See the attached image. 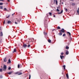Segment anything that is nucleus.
<instances>
[{"instance_id":"f257e3e1","label":"nucleus","mask_w":79,"mask_h":79,"mask_svg":"<svg viewBox=\"0 0 79 79\" xmlns=\"http://www.w3.org/2000/svg\"><path fill=\"white\" fill-rule=\"evenodd\" d=\"M62 32H63V33H64V32H65L64 29L63 28L62 29V30H60L59 33L58 34L59 35H62V34H63Z\"/></svg>"},{"instance_id":"f03ea898","label":"nucleus","mask_w":79,"mask_h":79,"mask_svg":"<svg viewBox=\"0 0 79 79\" xmlns=\"http://www.w3.org/2000/svg\"><path fill=\"white\" fill-rule=\"evenodd\" d=\"M15 74H18V75H22L23 73L21 72H17L15 73Z\"/></svg>"},{"instance_id":"7ed1b4c3","label":"nucleus","mask_w":79,"mask_h":79,"mask_svg":"<svg viewBox=\"0 0 79 79\" xmlns=\"http://www.w3.org/2000/svg\"><path fill=\"white\" fill-rule=\"evenodd\" d=\"M7 68V67L6 66V65L4 64L3 67V71H6Z\"/></svg>"},{"instance_id":"20e7f679","label":"nucleus","mask_w":79,"mask_h":79,"mask_svg":"<svg viewBox=\"0 0 79 79\" xmlns=\"http://www.w3.org/2000/svg\"><path fill=\"white\" fill-rule=\"evenodd\" d=\"M23 46L24 48H26V47H27V44H23Z\"/></svg>"},{"instance_id":"39448f33","label":"nucleus","mask_w":79,"mask_h":79,"mask_svg":"<svg viewBox=\"0 0 79 79\" xmlns=\"http://www.w3.org/2000/svg\"><path fill=\"white\" fill-rule=\"evenodd\" d=\"M15 52H16V49L15 48H14L13 51H12V53H15Z\"/></svg>"},{"instance_id":"423d86ee","label":"nucleus","mask_w":79,"mask_h":79,"mask_svg":"<svg viewBox=\"0 0 79 79\" xmlns=\"http://www.w3.org/2000/svg\"><path fill=\"white\" fill-rule=\"evenodd\" d=\"M13 73V71H11L10 72L7 73V74H9V75H10V74H11Z\"/></svg>"},{"instance_id":"0eeeda50","label":"nucleus","mask_w":79,"mask_h":79,"mask_svg":"<svg viewBox=\"0 0 79 79\" xmlns=\"http://www.w3.org/2000/svg\"><path fill=\"white\" fill-rule=\"evenodd\" d=\"M60 58L61 59V60H63V58H64V56L60 55Z\"/></svg>"},{"instance_id":"6e6552de","label":"nucleus","mask_w":79,"mask_h":79,"mask_svg":"<svg viewBox=\"0 0 79 79\" xmlns=\"http://www.w3.org/2000/svg\"><path fill=\"white\" fill-rule=\"evenodd\" d=\"M65 54L66 55H68V54H69V51H67L66 52Z\"/></svg>"},{"instance_id":"1a4fd4ad","label":"nucleus","mask_w":79,"mask_h":79,"mask_svg":"<svg viewBox=\"0 0 79 79\" xmlns=\"http://www.w3.org/2000/svg\"><path fill=\"white\" fill-rule=\"evenodd\" d=\"M4 61L6 62V57H5L3 59Z\"/></svg>"},{"instance_id":"9d476101","label":"nucleus","mask_w":79,"mask_h":79,"mask_svg":"<svg viewBox=\"0 0 79 79\" xmlns=\"http://www.w3.org/2000/svg\"><path fill=\"white\" fill-rule=\"evenodd\" d=\"M7 23L8 24H11L12 23L11 21H7Z\"/></svg>"},{"instance_id":"9b49d317","label":"nucleus","mask_w":79,"mask_h":79,"mask_svg":"<svg viewBox=\"0 0 79 79\" xmlns=\"http://www.w3.org/2000/svg\"><path fill=\"white\" fill-rule=\"evenodd\" d=\"M63 10H62L61 11L60 13L59 12L58 13V14L60 15V14H61V13H63Z\"/></svg>"},{"instance_id":"f8f14e48","label":"nucleus","mask_w":79,"mask_h":79,"mask_svg":"<svg viewBox=\"0 0 79 79\" xmlns=\"http://www.w3.org/2000/svg\"><path fill=\"white\" fill-rule=\"evenodd\" d=\"M67 34H68L69 35V36H71V33H70V32H67Z\"/></svg>"},{"instance_id":"ddd939ff","label":"nucleus","mask_w":79,"mask_h":79,"mask_svg":"<svg viewBox=\"0 0 79 79\" xmlns=\"http://www.w3.org/2000/svg\"><path fill=\"white\" fill-rule=\"evenodd\" d=\"M15 22H16V23L19 22V20H18V19H16L15 21Z\"/></svg>"},{"instance_id":"4468645a","label":"nucleus","mask_w":79,"mask_h":79,"mask_svg":"<svg viewBox=\"0 0 79 79\" xmlns=\"http://www.w3.org/2000/svg\"><path fill=\"white\" fill-rule=\"evenodd\" d=\"M66 76L67 79H68V78H69V76H68V74L67 73V74H66Z\"/></svg>"},{"instance_id":"2eb2a0df","label":"nucleus","mask_w":79,"mask_h":79,"mask_svg":"<svg viewBox=\"0 0 79 79\" xmlns=\"http://www.w3.org/2000/svg\"><path fill=\"white\" fill-rule=\"evenodd\" d=\"M0 36H3V33L2 32H1L0 33Z\"/></svg>"},{"instance_id":"dca6fc26","label":"nucleus","mask_w":79,"mask_h":79,"mask_svg":"<svg viewBox=\"0 0 79 79\" xmlns=\"http://www.w3.org/2000/svg\"><path fill=\"white\" fill-rule=\"evenodd\" d=\"M48 14H49V15L50 16H52V13L51 12H49Z\"/></svg>"},{"instance_id":"f3484780","label":"nucleus","mask_w":79,"mask_h":79,"mask_svg":"<svg viewBox=\"0 0 79 79\" xmlns=\"http://www.w3.org/2000/svg\"><path fill=\"white\" fill-rule=\"evenodd\" d=\"M55 2L56 3V5H58V1L57 0H55Z\"/></svg>"},{"instance_id":"a211bd4d","label":"nucleus","mask_w":79,"mask_h":79,"mask_svg":"<svg viewBox=\"0 0 79 79\" xmlns=\"http://www.w3.org/2000/svg\"><path fill=\"white\" fill-rule=\"evenodd\" d=\"M44 35H47V33L45 32V31H44Z\"/></svg>"},{"instance_id":"6ab92c4d","label":"nucleus","mask_w":79,"mask_h":79,"mask_svg":"<svg viewBox=\"0 0 79 79\" xmlns=\"http://www.w3.org/2000/svg\"><path fill=\"white\" fill-rule=\"evenodd\" d=\"M44 27L45 28H47V24H44Z\"/></svg>"},{"instance_id":"aec40b11","label":"nucleus","mask_w":79,"mask_h":79,"mask_svg":"<svg viewBox=\"0 0 79 79\" xmlns=\"http://www.w3.org/2000/svg\"><path fill=\"white\" fill-rule=\"evenodd\" d=\"M4 10H5V11H9V10H7V9H6V8H4Z\"/></svg>"},{"instance_id":"412c9836","label":"nucleus","mask_w":79,"mask_h":79,"mask_svg":"<svg viewBox=\"0 0 79 79\" xmlns=\"http://www.w3.org/2000/svg\"><path fill=\"white\" fill-rule=\"evenodd\" d=\"M72 6H75V4L74 3H72Z\"/></svg>"},{"instance_id":"4be33fe9","label":"nucleus","mask_w":79,"mask_h":79,"mask_svg":"<svg viewBox=\"0 0 79 79\" xmlns=\"http://www.w3.org/2000/svg\"><path fill=\"white\" fill-rule=\"evenodd\" d=\"M48 40V41L49 42V43H50L51 42H52L51 40Z\"/></svg>"},{"instance_id":"5701e85b","label":"nucleus","mask_w":79,"mask_h":79,"mask_svg":"<svg viewBox=\"0 0 79 79\" xmlns=\"http://www.w3.org/2000/svg\"><path fill=\"white\" fill-rule=\"evenodd\" d=\"M63 67H64V70H65V67H66V66H65V65L63 66Z\"/></svg>"},{"instance_id":"b1692460","label":"nucleus","mask_w":79,"mask_h":79,"mask_svg":"<svg viewBox=\"0 0 79 79\" xmlns=\"http://www.w3.org/2000/svg\"><path fill=\"white\" fill-rule=\"evenodd\" d=\"M8 62L9 63H11V60H10V59H9Z\"/></svg>"},{"instance_id":"393cba45","label":"nucleus","mask_w":79,"mask_h":79,"mask_svg":"<svg viewBox=\"0 0 79 79\" xmlns=\"http://www.w3.org/2000/svg\"><path fill=\"white\" fill-rule=\"evenodd\" d=\"M66 49H69V47H68V46H66Z\"/></svg>"},{"instance_id":"a878e982","label":"nucleus","mask_w":79,"mask_h":79,"mask_svg":"<svg viewBox=\"0 0 79 79\" xmlns=\"http://www.w3.org/2000/svg\"><path fill=\"white\" fill-rule=\"evenodd\" d=\"M3 71V69H0V72H2Z\"/></svg>"},{"instance_id":"bb28decb","label":"nucleus","mask_w":79,"mask_h":79,"mask_svg":"<svg viewBox=\"0 0 79 79\" xmlns=\"http://www.w3.org/2000/svg\"><path fill=\"white\" fill-rule=\"evenodd\" d=\"M3 78V76L2 75L0 76V79H2Z\"/></svg>"},{"instance_id":"cd10ccee","label":"nucleus","mask_w":79,"mask_h":79,"mask_svg":"<svg viewBox=\"0 0 79 79\" xmlns=\"http://www.w3.org/2000/svg\"><path fill=\"white\" fill-rule=\"evenodd\" d=\"M19 67H20V66L19 65V64H18V68H20Z\"/></svg>"},{"instance_id":"c85d7f7f","label":"nucleus","mask_w":79,"mask_h":79,"mask_svg":"<svg viewBox=\"0 0 79 79\" xmlns=\"http://www.w3.org/2000/svg\"><path fill=\"white\" fill-rule=\"evenodd\" d=\"M57 29H60V27L59 26L58 27Z\"/></svg>"},{"instance_id":"c756f323","label":"nucleus","mask_w":79,"mask_h":79,"mask_svg":"<svg viewBox=\"0 0 79 79\" xmlns=\"http://www.w3.org/2000/svg\"><path fill=\"white\" fill-rule=\"evenodd\" d=\"M27 47L28 48H29V47H31V45L30 44H29L28 46H27Z\"/></svg>"},{"instance_id":"7c9ffc66","label":"nucleus","mask_w":79,"mask_h":79,"mask_svg":"<svg viewBox=\"0 0 79 79\" xmlns=\"http://www.w3.org/2000/svg\"><path fill=\"white\" fill-rule=\"evenodd\" d=\"M0 9H3V6H0Z\"/></svg>"},{"instance_id":"2f4dec72","label":"nucleus","mask_w":79,"mask_h":79,"mask_svg":"<svg viewBox=\"0 0 79 79\" xmlns=\"http://www.w3.org/2000/svg\"><path fill=\"white\" fill-rule=\"evenodd\" d=\"M65 36H66V34H64L63 35V37H65Z\"/></svg>"},{"instance_id":"473e14b6","label":"nucleus","mask_w":79,"mask_h":79,"mask_svg":"<svg viewBox=\"0 0 79 79\" xmlns=\"http://www.w3.org/2000/svg\"><path fill=\"white\" fill-rule=\"evenodd\" d=\"M61 55H64V53L63 52H62L61 53Z\"/></svg>"},{"instance_id":"72a5a7b5","label":"nucleus","mask_w":79,"mask_h":79,"mask_svg":"<svg viewBox=\"0 0 79 79\" xmlns=\"http://www.w3.org/2000/svg\"><path fill=\"white\" fill-rule=\"evenodd\" d=\"M10 15H9L8 16H6V18H8L10 17Z\"/></svg>"},{"instance_id":"f704fd0d","label":"nucleus","mask_w":79,"mask_h":79,"mask_svg":"<svg viewBox=\"0 0 79 79\" xmlns=\"http://www.w3.org/2000/svg\"><path fill=\"white\" fill-rule=\"evenodd\" d=\"M3 5V3L0 2V5Z\"/></svg>"},{"instance_id":"c9c22d12","label":"nucleus","mask_w":79,"mask_h":79,"mask_svg":"<svg viewBox=\"0 0 79 79\" xmlns=\"http://www.w3.org/2000/svg\"><path fill=\"white\" fill-rule=\"evenodd\" d=\"M78 14H79V8L78 9V10H77Z\"/></svg>"},{"instance_id":"e433bc0d","label":"nucleus","mask_w":79,"mask_h":79,"mask_svg":"<svg viewBox=\"0 0 79 79\" xmlns=\"http://www.w3.org/2000/svg\"><path fill=\"white\" fill-rule=\"evenodd\" d=\"M31 76L30 75H29V79H31Z\"/></svg>"},{"instance_id":"4c0bfd02","label":"nucleus","mask_w":79,"mask_h":79,"mask_svg":"<svg viewBox=\"0 0 79 79\" xmlns=\"http://www.w3.org/2000/svg\"><path fill=\"white\" fill-rule=\"evenodd\" d=\"M65 11L67 12V11H68V9H65Z\"/></svg>"},{"instance_id":"58836bf2","label":"nucleus","mask_w":79,"mask_h":79,"mask_svg":"<svg viewBox=\"0 0 79 79\" xmlns=\"http://www.w3.org/2000/svg\"><path fill=\"white\" fill-rule=\"evenodd\" d=\"M15 24H18V22H15Z\"/></svg>"},{"instance_id":"ea45409f","label":"nucleus","mask_w":79,"mask_h":79,"mask_svg":"<svg viewBox=\"0 0 79 79\" xmlns=\"http://www.w3.org/2000/svg\"><path fill=\"white\" fill-rule=\"evenodd\" d=\"M8 69L9 70H10V69H11V67H9Z\"/></svg>"},{"instance_id":"a19ab883","label":"nucleus","mask_w":79,"mask_h":79,"mask_svg":"<svg viewBox=\"0 0 79 79\" xmlns=\"http://www.w3.org/2000/svg\"><path fill=\"white\" fill-rule=\"evenodd\" d=\"M56 10L57 11H60V10L58 9H57Z\"/></svg>"},{"instance_id":"79ce46f5","label":"nucleus","mask_w":79,"mask_h":79,"mask_svg":"<svg viewBox=\"0 0 79 79\" xmlns=\"http://www.w3.org/2000/svg\"><path fill=\"white\" fill-rule=\"evenodd\" d=\"M0 42H2V39L1 38L0 39Z\"/></svg>"},{"instance_id":"37998d69","label":"nucleus","mask_w":79,"mask_h":79,"mask_svg":"<svg viewBox=\"0 0 79 79\" xmlns=\"http://www.w3.org/2000/svg\"><path fill=\"white\" fill-rule=\"evenodd\" d=\"M8 2H10V0H7Z\"/></svg>"},{"instance_id":"c03bdc74","label":"nucleus","mask_w":79,"mask_h":79,"mask_svg":"<svg viewBox=\"0 0 79 79\" xmlns=\"http://www.w3.org/2000/svg\"><path fill=\"white\" fill-rule=\"evenodd\" d=\"M5 20H4V22H3V24H5Z\"/></svg>"},{"instance_id":"a18cd8bd","label":"nucleus","mask_w":79,"mask_h":79,"mask_svg":"<svg viewBox=\"0 0 79 79\" xmlns=\"http://www.w3.org/2000/svg\"><path fill=\"white\" fill-rule=\"evenodd\" d=\"M54 0V2L55 3V0Z\"/></svg>"},{"instance_id":"49530a36","label":"nucleus","mask_w":79,"mask_h":79,"mask_svg":"<svg viewBox=\"0 0 79 79\" xmlns=\"http://www.w3.org/2000/svg\"><path fill=\"white\" fill-rule=\"evenodd\" d=\"M0 1H3V0H0Z\"/></svg>"},{"instance_id":"de8ad7c7","label":"nucleus","mask_w":79,"mask_h":79,"mask_svg":"<svg viewBox=\"0 0 79 79\" xmlns=\"http://www.w3.org/2000/svg\"><path fill=\"white\" fill-rule=\"evenodd\" d=\"M13 15H14V14H12V16H13Z\"/></svg>"},{"instance_id":"09e8293b","label":"nucleus","mask_w":79,"mask_h":79,"mask_svg":"<svg viewBox=\"0 0 79 79\" xmlns=\"http://www.w3.org/2000/svg\"><path fill=\"white\" fill-rule=\"evenodd\" d=\"M53 17H55V15H54V16H53Z\"/></svg>"},{"instance_id":"8fccbe9b","label":"nucleus","mask_w":79,"mask_h":79,"mask_svg":"<svg viewBox=\"0 0 79 79\" xmlns=\"http://www.w3.org/2000/svg\"><path fill=\"white\" fill-rule=\"evenodd\" d=\"M61 0H60V2H61Z\"/></svg>"},{"instance_id":"3c124183","label":"nucleus","mask_w":79,"mask_h":79,"mask_svg":"<svg viewBox=\"0 0 79 79\" xmlns=\"http://www.w3.org/2000/svg\"><path fill=\"white\" fill-rule=\"evenodd\" d=\"M0 28V30H1V28Z\"/></svg>"},{"instance_id":"603ef678","label":"nucleus","mask_w":79,"mask_h":79,"mask_svg":"<svg viewBox=\"0 0 79 79\" xmlns=\"http://www.w3.org/2000/svg\"><path fill=\"white\" fill-rule=\"evenodd\" d=\"M1 67L2 68V66H1Z\"/></svg>"},{"instance_id":"864d4df0","label":"nucleus","mask_w":79,"mask_h":79,"mask_svg":"<svg viewBox=\"0 0 79 79\" xmlns=\"http://www.w3.org/2000/svg\"><path fill=\"white\" fill-rule=\"evenodd\" d=\"M62 4H63V2H62Z\"/></svg>"},{"instance_id":"5fc2aeb1","label":"nucleus","mask_w":79,"mask_h":79,"mask_svg":"<svg viewBox=\"0 0 79 79\" xmlns=\"http://www.w3.org/2000/svg\"><path fill=\"white\" fill-rule=\"evenodd\" d=\"M7 64L8 63V62H7Z\"/></svg>"},{"instance_id":"6e6d98bb","label":"nucleus","mask_w":79,"mask_h":79,"mask_svg":"<svg viewBox=\"0 0 79 79\" xmlns=\"http://www.w3.org/2000/svg\"><path fill=\"white\" fill-rule=\"evenodd\" d=\"M57 8H58V7H57Z\"/></svg>"}]
</instances>
